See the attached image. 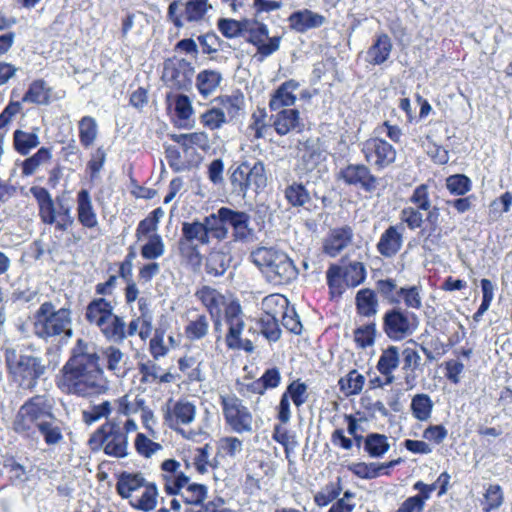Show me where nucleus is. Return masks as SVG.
Returning a JSON list of instances; mask_svg holds the SVG:
<instances>
[{
  "instance_id": "f257e3e1",
  "label": "nucleus",
  "mask_w": 512,
  "mask_h": 512,
  "mask_svg": "<svg viewBox=\"0 0 512 512\" xmlns=\"http://www.w3.org/2000/svg\"><path fill=\"white\" fill-rule=\"evenodd\" d=\"M100 358L92 343L78 339L71 357L60 370L57 387L78 397L104 394L109 389V381L100 366Z\"/></svg>"
},
{
  "instance_id": "f03ea898",
  "label": "nucleus",
  "mask_w": 512,
  "mask_h": 512,
  "mask_svg": "<svg viewBox=\"0 0 512 512\" xmlns=\"http://www.w3.org/2000/svg\"><path fill=\"white\" fill-rule=\"evenodd\" d=\"M162 412L165 425L181 434L185 439L194 441L200 436H209L208 429L210 423L208 412L197 429L185 430L183 428V426H188L194 422L196 418L197 408L193 402L187 399L176 401L169 399L162 408Z\"/></svg>"
},
{
  "instance_id": "7ed1b4c3",
  "label": "nucleus",
  "mask_w": 512,
  "mask_h": 512,
  "mask_svg": "<svg viewBox=\"0 0 512 512\" xmlns=\"http://www.w3.org/2000/svg\"><path fill=\"white\" fill-rule=\"evenodd\" d=\"M250 258L267 280L273 284H288L298 275V270L292 259L278 249L259 247L251 253Z\"/></svg>"
},
{
  "instance_id": "20e7f679",
  "label": "nucleus",
  "mask_w": 512,
  "mask_h": 512,
  "mask_svg": "<svg viewBox=\"0 0 512 512\" xmlns=\"http://www.w3.org/2000/svg\"><path fill=\"white\" fill-rule=\"evenodd\" d=\"M4 358L9 375L22 389L35 388L38 379L46 370L41 358L25 354L12 347L5 348Z\"/></svg>"
},
{
  "instance_id": "39448f33",
  "label": "nucleus",
  "mask_w": 512,
  "mask_h": 512,
  "mask_svg": "<svg viewBox=\"0 0 512 512\" xmlns=\"http://www.w3.org/2000/svg\"><path fill=\"white\" fill-rule=\"evenodd\" d=\"M34 319V333L41 339L62 335L70 338L73 334L71 311L67 308L56 309L50 301L41 304Z\"/></svg>"
},
{
  "instance_id": "423d86ee",
  "label": "nucleus",
  "mask_w": 512,
  "mask_h": 512,
  "mask_svg": "<svg viewBox=\"0 0 512 512\" xmlns=\"http://www.w3.org/2000/svg\"><path fill=\"white\" fill-rule=\"evenodd\" d=\"M31 193L36 199L39 217L45 225L54 226L56 231L64 232L74 225L75 219L72 209L63 199L54 200L50 192L44 187H32Z\"/></svg>"
},
{
  "instance_id": "0eeeda50",
  "label": "nucleus",
  "mask_w": 512,
  "mask_h": 512,
  "mask_svg": "<svg viewBox=\"0 0 512 512\" xmlns=\"http://www.w3.org/2000/svg\"><path fill=\"white\" fill-rule=\"evenodd\" d=\"M92 450H102L106 455L124 458L128 455V436L117 418L107 420L90 437Z\"/></svg>"
},
{
  "instance_id": "6e6552de",
  "label": "nucleus",
  "mask_w": 512,
  "mask_h": 512,
  "mask_svg": "<svg viewBox=\"0 0 512 512\" xmlns=\"http://www.w3.org/2000/svg\"><path fill=\"white\" fill-rule=\"evenodd\" d=\"M229 181L232 194L238 197L245 198L250 190L258 193L267 185L264 164L261 161L253 165L243 162L231 172Z\"/></svg>"
},
{
  "instance_id": "1a4fd4ad",
  "label": "nucleus",
  "mask_w": 512,
  "mask_h": 512,
  "mask_svg": "<svg viewBox=\"0 0 512 512\" xmlns=\"http://www.w3.org/2000/svg\"><path fill=\"white\" fill-rule=\"evenodd\" d=\"M327 285L332 297L343 294L345 286L357 287L366 279V269L362 262L353 261L347 265L331 264L326 272Z\"/></svg>"
},
{
  "instance_id": "9d476101",
  "label": "nucleus",
  "mask_w": 512,
  "mask_h": 512,
  "mask_svg": "<svg viewBox=\"0 0 512 512\" xmlns=\"http://www.w3.org/2000/svg\"><path fill=\"white\" fill-rule=\"evenodd\" d=\"M418 317L400 307H393L383 315V332L393 341H402L418 329Z\"/></svg>"
},
{
  "instance_id": "9b49d317",
  "label": "nucleus",
  "mask_w": 512,
  "mask_h": 512,
  "mask_svg": "<svg viewBox=\"0 0 512 512\" xmlns=\"http://www.w3.org/2000/svg\"><path fill=\"white\" fill-rule=\"evenodd\" d=\"M220 400L226 425L237 434L252 433L254 418L242 400L235 395H221Z\"/></svg>"
},
{
  "instance_id": "f8f14e48",
  "label": "nucleus",
  "mask_w": 512,
  "mask_h": 512,
  "mask_svg": "<svg viewBox=\"0 0 512 512\" xmlns=\"http://www.w3.org/2000/svg\"><path fill=\"white\" fill-rule=\"evenodd\" d=\"M212 9L209 0H174L168 6L167 18L180 29L185 22L198 23L204 20L208 11Z\"/></svg>"
},
{
  "instance_id": "ddd939ff",
  "label": "nucleus",
  "mask_w": 512,
  "mask_h": 512,
  "mask_svg": "<svg viewBox=\"0 0 512 512\" xmlns=\"http://www.w3.org/2000/svg\"><path fill=\"white\" fill-rule=\"evenodd\" d=\"M225 323L228 327V332L225 336L226 346L231 350H244L245 352L252 353L254 351L252 340L241 337L245 328V322L240 305L232 303L226 307Z\"/></svg>"
},
{
  "instance_id": "4468645a",
  "label": "nucleus",
  "mask_w": 512,
  "mask_h": 512,
  "mask_svg": "<svg viewBox=\"0 0 512 512\" xmlns=\"http://www.w3.org/2000/svg\"><path fill=\"white\" fill-rule=\"evenodd\" d=\"M408 202L411 205L401 210L400 219L410 230L419 229L424 223L423 211L428 210L432 205L429 186L427 184L418 185L413 190Z\"/></svg>"
},
{
  "instance_id": "2eb2a0df",
  "label": "nucleus",
  "mask_w": 512,
  "mask_h": 512,
  "mask_svg": "<svg viewBox=\"0 0 512 512\" xmlns=\"http://www.w3.org/2000/svg\"><path fill=\"white\" fill-rule=\"evenodd\" d=\"M244 31L248 32L247 41L257 48L255 57L259 61L271 56L280 47V37H269V29L266 24L257 21L246 20Z\"/></svg>"
},
{
  "instance_id": "dca6fc26",
  "label": "nucleus",
  "mask_w": 512,
  "mask_h": 512,
  "mask_svg": "<svg viewBox=\"0 0 512 512\" xmlns=\"http://www.w3.org/2000/svg\"><path fill=\"white\" fill-rule=\"evenodd\" d=\"M361 151L366 161L378 169H383L394 163L397 154L390 143L378 137L364 141Z\"/></svg>"
},
{
  "instance_id": "f3484780",
  "label": "nucleus",
  "mask_w": 512,
  "mask_h": 512,
  "mask_svg": "<svg viewBox=\"0 0 512 512\" xmlns=\"http://www.w3.org/2000/svg\"><path fill=\"white\" fill-rule=\"evenodd\" d=\"M347 185L359 187L365 192H373L378 186V178L364 164H349L342 168L339 173Z\"/></svg>"
},
{
  "instance_id": "a211bd4d",
  "label": "nucleus",
  "mask_w": 512,
  "mask_h": 512,
  "mask_svg": "<svg viewBox=\"0 0 512 512\" xmlns=\"http://www.w3.org/2000/svg\"><path fill=\"white\" fill-rule=\"evenodd\" d=\"M164 490L168 495H179L190 482V477L181 470L180 462L167 459L161 464Z\"/></svg>"
},
{
  "instance_id": "6ab92c4d",
  "label": "nucleus",
  "mask_w": 512,
  "mask_h": 512,
  "mask_svg": "<svg viewBox=\"0 0 512 512\" xmlns=\"http://www.w3.org/2000/svg\"><path fill=\"white\" fill-rule=\"evenodd\" d=\"M223 220L227 227L232 228L234 241L247 242L253 237V229L250 227V215L244 211L233 210L229 207H221Z\"/></svg>"
},
{
  "instance_id": "aec40b11",
  "label": "nucleus",
  "mask_w": 512,
  "mask_h": 512,
  "mask_svg": "<svg viewBox=\"0 0 512 512\" xmlns=\"http://www.w3.org/2000/svg\"><path fill=\"white\" fill-rule=\"evenodd\" d=\"M271 120L275 132L280 136L287 135L291 132L300 133L305 128L299 111L293 108L278 110L276 114L271 116Z\"/></svg>"
},
{
  "instance_id": "412c9836",
  "label": "nucleus",
  "mask_w": 512,
  "mask_h": 512,
  "mask_svg": "<svg viewBox=\"0 0 512 512\" xmlns=\"http://www.w3.org/2000/svg\"><path fill=\"white\" fill-rule=\"evenodd\" d=\"M353 235V230L348 225L331 229L324 239L323 252L333 258L338 256L350 245Z\"/></svg>"
},
{
  "instance_id": "4be33fe9",
  "label": "nucleus",
  "mask_w": 512,
  "mask_h": 512,
  "mask_svg": "<svg viewBox=\"0 0 512 512\" xmlns=\"http://www.w3.org/2000/svg\"><path fill=\"white\" fill-rule=\"evenodd\" d=\"M76 212L78 222L87 229H94L98 226V217L94 209L90 193L86 189H81L76 197Z\"/></svg>"
},
{
  "instance_id": "5701e85b",
  "label": "nucleus",
  "mask_w": 512,
  "mask_h": 512,
  "mask_svg": "<svg viewBox=\"0 0 512 512\" xmlns=\"http://www.w3.org/2000/svg\"><path fill=\"white\" fill-rule=\"evenodd\" d=\"M403 230V227L395 225L389 226L382 233L377 243V250L382 256L390 258L400 251L403 245Z\"/></svg>"
},
{
  "instance_id": "b1692460",
  "label": "nucleus",
  "mask_w": 512,
  "mask_h": 512,
  "mask_svg": "<svg viewBox=\"0 0 512 512\" xmlns=\"http://www.w3.org/2000/svg\"><path fill=\"white\" fill-rule=\"evenodd\" d=\"M114 305L112 302L104 297H97L92 299L85 311V319L97 327L103 326L114 313Z\"/></svg>"
},
{
  "instance_id": "393cba45",
  "label": "nucleus",
  "mask_w": 512,
  "mask_h": 512,
  "mask_svg": "<svg viewBox=\"0 0 512 512\" xmlns=\"http://www.w3.org/2000/svg\"><path fill=\"white\" fill-rule=\"evenodd\" d=\"M101 356L106 363V369L117 378H124L129 370V356L118 347L110 345L102 349Z\"/></svg>"
},
{
  "instance_id": "a878e982",
  "label": "nucleus",
  "mask_w": 512,
  "mask_h": 512,
  "mask_svg": "<svg viewBox=\"0 0 512 512\" xmlns=\"http://www.w3.org/2000/svg\"><path fill=\"white\" fill-rule=\"evenodd\" d=\"M300 84L294 79H290L282 83L271 95L269 108L272 111H278L294 105L296 102L295 91L298 90Z\"/></svg>"
},
{
  "instance_id": "bb28decb",
  "label": "nucleus",
  "mask_w": 512,
  "mask_h": 512,
  "mask_svg": "<svg viewBox=\"0 0 512 512\" xmlns=\"http://www.w3.org/2000/svg\"><path fill=\"white\" fill-rule=\"evenodd\" d=\"M290 27L297 32H306L310 29L322 26L326 18L309 9H303L293 12L289 18Z\"/></svg>"
},
{
  "instance_id": "cd10ccee",
  "label": "nucleus",
  "mask_w": 512,
  "mask_h": 512,
  "mask_svg": "<svg viewBox=\"0 0 512 512\" xmlns=\"http://www.w3.org/2000/svg\"><path fill=\"white\" fill-rule=\"evenodd\" d=\"M400 364V352L397 346L390 345L384 349L377 363V370L385 376V385L393 383L395 377L393 372Z\"/></svg>"
},
{
  "instance_id": "c85d7f7f",
  "label": "nucleus",
  "mask_w": 512,
  "mask_h": 512,
  "mask_svg": "<svg viewBox=\"0 0 512 512\" xmlns=\"http://www.w3.org/2000/svg\"><path fill=\"white\" fill-rule=\"evenodd\" d=\"M210 321L207 315L197 311H191L187 317V323L184 328L185 336L190 341H198L208 335Z\"/></svg>"
},
{
  "instance_id": "c756f323",
  "label": "nucleus",
  "mask_w": 512,
  "mask_h": 512,
  "mask_svg": "<svg viewBox=\"0 0 512 512\" xmlns=\"http://www.w3.org/2000/svg\"><path fill=\"white\" fill-rule=\"evenodd\" d=\"M141 384L169 383L173 379L170 372L164 371L155 361L146 360L138 364Z\"/></svg>"
},
{
  "instance_id": "7c9ffc66",
  "label": "nucleus",
  "mask_w": 512,
  "mask_h": 512,
  "mask_svg": "<svg viewBox=\"0 0 512 512\" xmlns=\"http://www.w3.org/2000/svg\"><path fill=\"white\" fill-rule=\"evenodd\" d=\"M20 408L37 423L43 420V417L48 419L53 415L52 401L47 395H35L29 398Z\"/></svg>"
},
{
  "instance_id": "2f4dec72",
  "label": "nucleus",
  "mask_w": 512,
  "mask_h": 512,
  "mask_svg": "<svg viewBox=\"0 0 512 512\" xmlns=\"http://www.w3.org/2000/svg\"><path fill=\"white\" fill-rule=\"evenodd\" d=\"M37 430L48 446H56L64 441V424L56 419L54 414L46 420L39 421L37 423Z\"/></svg>"
},
{
  "instance_id": "473e14b6",
  "label": "nucleus",
  "mask_w": 512,
  "mask_h": 512,
  "mask_svg": "<svg viewBox=\"0 0 512 512\" xmlns=\"http://www.w3.org/2000/svg\"><path fill=\"white\" fill-rule=\"evenodd\" d=\"M392 51V42L387 34H380L366 53V61L381 65L388 60Z\"/></svg>"
},
{
  "instance_id": "72a5a7b5",
  "label": "nucleus",
  "mask_w": 512,
  "mask_h": 512,
  "mask_svg": "<svg viewBox=\"0 0 512 512\" xmlns=\"http://www.w3.org/2000/svg\"><path fill=\"white\" fill-rule=\"evenodd\" d=\"M400 463V459L386 463H365L359 462L350 466V471L361 479H374L382 474H388V469Z\"/></svg>"
},
{
  "instance_id": "f704fd0d",
  "label": "nucleus",
  "mask_w": 512,
  "mask_h": 512,
  "mask_svg": "<svg viewBox=\"0 0 512 512\" xmlns=\"http://www.w3.org/2000/svg\"><path fill=\"white\" fill-rule=\"evenodd\" d=\"M181 238L179 241H186L188 243L197 245H209V237L204 220L184 222L181 229Z\"/></svg>"
},
{
  "instance_id": "c9c22d12",
  "label": "nucleus",
  "mask_w": 512,
  "mask_h": 512,
  "mask_svg": "<svg viewBox=\"0 0 512 512\" xmlns=\"http://www.w3.org/2000/svg\"><path fill=\"white\" fill-rule=\"evenodd\" d=\"M223 77L217 70L205 69L196 76L195 85L198 92L204 97L212 95L220 86Z\"/></svg>"
},
{
  "instance_id": "e433bc0d",
  "label": "nucleus",
  "mask_w": 512,
  "mask_h": 512,
  "mask_svg": "<svg viewBox=\"0 0 512 512\" xmlns=\"http://www.w3.org/2000/svg\"><path fill=\"white\" fill-rule=\"evenodd\" d=\"M195 295L207 308L211 317L220 316L221 309L225 304V297L220 292L212 287L203 286Z\"/></svg>"
},
{
  "instance_id": "4c0bfd02",
  "label": "nucleus",
  "mask_w": 512,
  "mask_h": 512,
  "mask_svg": "<svg viewBox=\"0 0 512 512\" xmlns=\"http://www.w3.org/2000/svg\"><path fill=\"white\" fill-rule=\"evenodd\" d=\"M231 261L232 257L228 252L213 249L206 258V273L214 277L222 276L229 268Z\"/></svg>"
},
{
  "instance_id": "58836bf2",
  "label": "nucleus",
  "mask_w": 512,
  "mask_h": 512,
  "mask_svg": "<svg viewBox=\"0 0 512 512\" xmlns=\"http://www.w3.org/2000/svg\"><path fill=\"white\" fill-rule=\"evenodd\" d=\"M145 402L146 400L140 394L127 393L114 401L113 409L118 415L130 417L140 412Z\"/></svg>"
},
{
  "instance_id": "ea45409f",
  "label": "nucleus",
  "mask_w": 512,
  "mask_h": 512,
  "mask_svg": "<svg viewBox=\"0 0 512 512\" xmlns=\"http://www.w3.org/2000/svg\"><path fill=\"white\" fill-rule=\"evenodd\" d=\"M39 144V128H34L31 132L17 129L13 133L14 148L21 155H28Z\"/></svg>"
},
{
  "instance_id": "a19ab883",
  "label": "nucleus",
  "mask_w": 512,
  "mask_h": 512,
  "mask_svg": "<svg viewBox=\"0 0 512 512\" xmlns=\"http://www.w3.org/2000/svg\"><path fill=\"white\" fill-rule=\"evenodd\" d=\"M98 328L101 330L104 337L111 342L120 344L127 338L124 319L114 313L103 326H99Z\"/></svg>"
},
{
  "instance_id": "79ce46f5",
  "label": "nucleus",
  "mask_w": 512,
  "mask_h": 512,
  "mask_svg": "<svg viewBox=\"0 0 512 512\" xmlns=\"http://www.w3.org/2000/svg\"><path fill=\"white\" fill-rule=\"evenodd\" d=\"M223 217L222 210L219 208L216 213H212L204 218L209 242L212 239L223 241L228 237L229 230Z\"/></svg>"
},
{
  "instance_id": "37998d69",
  "label": "nucleus",
  "mask_w": 512,
  "mask_h": 512,
  "mask_svg": "<svg viewBox=\"0 0 512 512\" xmlns=\"http://www.w3.org/2000/svg\"><path fill=\"white\" fill-rule=\"evenodd\" d=\"M433 408L434 403L431 397L426 393L415 394L411 399V414L420 422H426L431 418Z\"/></svg>"
},
{
  "instance_id": "c03bdc74",
  "label": "nucleus",
  "mask_w": 512,
  "mask_h": 512,
  "mask_svg": "<svg viewBox=\"0 0 512 512\" xmlns=\"http://www.w3.org/2000/svg\"><path fill=\"white\" fill-rule=\"evenodd\" d=\"M51 88L42 80L33 81L25 92L22 102L46 105L50 101Z\"/></svg>"
},
{
  "instance_id": "a18cd8bd",
  "label": "nucleus",
  "mask_w": 512,
  "mask_h": 512,
  "mask_svg": "<svg viewBox=\"0 0 512 512\" xmlns=\"http://www.w3.org/2000/svg\"><path fill=\"white\" fill-rule=\"evenodd\" d=\"M158 489L155 483H148L140 495H134L130 503L141 511L150 512L157 506Z\"/></svg>"
},
{
  "instance_id": "49530a36",
  "label": "nucleus",
  "mask_w": 512,
  "mask_h": 512,
  "mask_svg": "<svg viewBox=\"0 0 512 512\" xmlns=\"http://www.w3.org/2000/svg\"><path fill=\"white\" fill-rule=\"evenodd\" d=\"M148 482L145 481L144 477L140 473L136 474H122L118 483L117 491L123 498H132L133 493L139 489L144 488Z\"/></svg>"
},
{
  "instance_id": "de8ad7c7",
  "label": "nucleus",
  "mask_w": 512,
  "mask_h": 512,
  "mask_svg": "<svg viewBox=\"0 0 512 512\" xmlns=\"http://www.w3.org/2000/svg\"><path fill=\"white\" fill-rule=\"evenodd\" d=\"M220 110H224L228 122L236 119L244 109L245 99L242 93L236 92L231 95L221 96L217 99Z\"/></svg>"
},
{
  "instance_id": "09e8293b",
  "label": "nucleus",
  "mask_w": 512,
  "mask_h": 512,
  "mask_svg": "<svg viewBox=\"0 0 512 512\" xmlns=\"http://www.w3.org/2000/svg\"><path fill=\"white\" fill-rule=\"evenodd\" d=\"M289 307L288 299L281 294H270L266 296L261 303L263 310L262 316L279 318L285 314V310Z\"/></svg>"
},
{
  "instance_id": "8fccbe9b",
  "label": "nucleus",
  "mask_w": 512,
  "mask_h": 512,
  "mask_svg": "<svg viewBox=\"0 0 512 512\" xmlns=\"http://www.w3.org/2000/svg\"><path fill=\"white\" fill-rule=\"evenodd\" d=\"M13 431L23 438L34 439L36 435L37 422L21 408L17 411L12 422Z\"/></svg>"
},
{
  "instance_id": "3c124183",
  "label": "nucleus",
  "mask_w": 512,
  "mask_h": 512,
  "mask_svg": "<svg viewBox=\"0 0 512 512\" xmlns=\"http://www.w3.org/2000/svg\"><path fill=\"white\" fill-rule=\"evenodd\" d=\"M364 450L372 458H381L390 449L388 437L379 433H370L364 439Z\"/></svg>"
},
{
  "instance_id": "603ef678",
  "label": "nucleus",
  "mask_w": 512,
  "mask_h": 512,
  "mask_svg": "<svg viewBox=\"0 0 512 512\" xmlns=\"http://www.w3.org/2000/svg\"><path fill=\"white\" fill-rule=\"evenodd\" d=\"M52 159V150L48 147H41L32 156L26 158L22 163V174L33 175L40 166L46 165Z\"/></svg>"
},
{
  "instance_id": "864d4df0",
  "label": "nucleus",
  "mask_w": 512,
  "mask_h": 512,
  "mask_svg": "<svg viewBox=\"0 0 512 512\" xmlns=\"http://www.w3.org/2000/svg\"><path fill=\"white\" fill-rule=\"evenodd\" d=\"M355 300L360 315L370 317L376 314L378 301L373 290L368 288L359 290Z\"/></svg>"
},
{
  "instance_id": "5fc2aeb1",
  "label": "nucleus",
  "mask_w": 512,
  "mask_h": 512,
  "mask_svg": "<svg viewBox=\"0 0 512 512\" xmlns=\"http://www.w3.org/2000/svg\"><path fill=\"white\" fill-rule=\"evenodd\" d=\"M146 243L141 247L140 254L145 260H156L165 254L166 248L160 234L150 235Z\"/></svg>"
},
{
  "instance_id": "6e6d98bb",
  "label": "nucleus",
  "mask_w": 512,
  "mask_h": 512,
  "mask_svg": "<svg viewBox=\"0 0 512 512\" xmlns=\"http://www.w3.org/2000/svg\"><path fill=\"white\" fill-rule=\"evenodd\" d=\"M179 254L182 260L191 267L192 270H198L202 264V255L197 244L186 241H178Z\"/></svg>"
},
{
  "instance_id": "4d7b16f0",
  "label": "nucleus",
  "mask_w": 512,
  "mask_h": 512,
  "mask_svg": "<svg viewBox=\"0 0 512 512\" xmlns=\"http://www.w3.org/2000/svg\"><path fill=\"white\" fill-rule=\"evenodd\" d=\"M98 135V126L96 120L91 116H84L79 121V138L81 144L88 148L96 140Z\"/></svg>"
},
{
  "instance_id": "13d9d810",
  "label": "nucleus",
  "mask_w": 512,
  "mask_h": 512,
  "mask_svg": "<svg viewBox=\"0 0 512 512\" xmlns=\"http://www.w3.org/2000/svg\"><path fill=\"white\" fill-rule=\"evenodd\" d=\"M504 502V493L500 485L490 484L483 495V511L491 512L499 509Z\"/></svg>"
},
{
  "instance_id": "bf43d9fd",
  "label": "nucleus",
  "mask_w": 512,
  "mask_h": 512,
  "mask_svg": "<svg viewBox=\"0 0 512 512\" xmlns=\"http://www.w3.org/2000/svg\"><path fill=\"white\" fill-rule=\"evenodd\" d=\"M200 123L209 130H218L228 123V119L224 110L213 106L200 115Z\"/></svg>"
},
{
  "instance_id": "052dcab7",
  "label": "nucleus",
  "mask_w": 512,
  "mask_h": 512,
  "mask_svg": "<svg viewBox=\"0 0 512 512\" xmlns=\"http://www.w3.org/2000/svg\"><path fill=\"white\" fill-rule=\"evenodd\" d=\"M218 453L236 459L243 451V441L235 436L221 437L217 442Z\"/></svg>"
},
{
  "instance_id": "680f3d73",
  "label": "nucleus",
  "mask_w": 512,
  "mask_h": 512,
  "mask_svg": "<svg viewBox=\"0 0 512 512\" xmlns=\"http://www.w3.org/2000/svg\"><path fill=\"white\" fill-rule=\"evenodd\" d=\"M113 410V405L110 401H103L100 404L91 406L88 410L82 412V419L87 425L98 422L102 418L107 420Z\"/></svg>"
},
{
  "instance_id": "e2e57ef3",
  "label": "nucleus",
  "mask_w": 512,
  "mask_h": 512,
  "mask_svg": "<svg viewBox=\"0 0 512 512\" xmlns=\"http://www.w3.org/2000/svg\"><path fill=\"white\" fill-rule=\"evenodd\" d=\"M285 198L294 207L304 206L311 199L310 193L306 187L297 182H293L285 189Z\"/></svg>"
},
{
  "instance_id": "0e129e2a",
  "label": "nucleus",
  "mask_w": 512,
  "mask_h": 512,
  "mask_svg": "<svg viewBox=\"0 0 512 512\" xmlns=\"http://www.w3.org/2000/svg\"><path fill=\"white\" fill-rule=\"evenodd\" d=\"M179 495L186 504L200 505L207 496V487L190 481Z\"/></svg>"
},
{
  "instance_id": "69168bd1",
  "label": "nucleus",
  "mask_w": 512,
  "mask_h": 512,
  "mask_svg": "<svg viewBox=\"0 0 512 512\" xmlns=\"http://www.w3.org/2000/svg\"><path fill=\"white\" fill-rule=\"evenodd\" d=\"M365 377L357 370L350 371L345 378L339 380L341 390L346 395L359 394L364 386Z\"/></svg>"
},
{
  "instance_id": "338daca9",
  "label": "nucleus",
  "mask_w": 512,
  "mask_h": 512,
  "mask_svg": "<svg viewBox=\"0 0 512 512\" xmlns=\"http://www.w3.org/2000/svg\"><path fill=\"white\" fill-rule=\"evenodd\" d=\"M300 150V159L302 169L305 171H312L323 160V153L314 146H309L307 143L303 144Z\"/></svg>"
},
{
  "instance_id": "774afa93",
  "label": "nucleus",
  "mask_w": 512,
  "mask_h": 512,
  "mask_svg": "<svg viewBox=\"0 0 512 512\" xmlns=\"http://www.w3.org/2000/svg\"><path fill=\"white\" fill-rule=\"evenodd\" d=\"M447 190L455 196H464L472 188V182L469 177L464 174H454L446 178Z\"/></svg>"
}]
</instances>
